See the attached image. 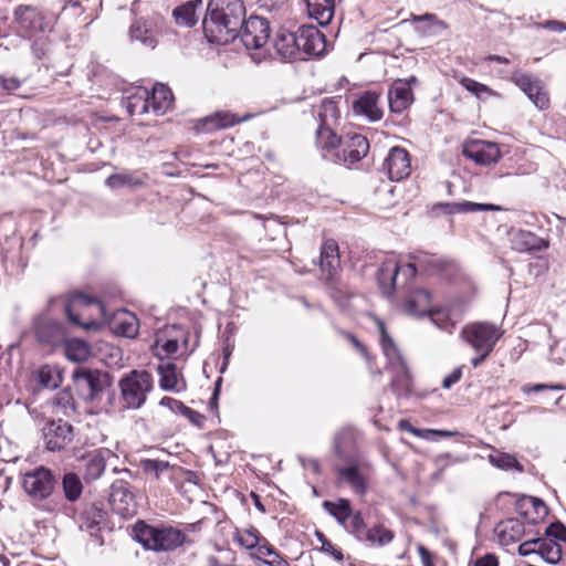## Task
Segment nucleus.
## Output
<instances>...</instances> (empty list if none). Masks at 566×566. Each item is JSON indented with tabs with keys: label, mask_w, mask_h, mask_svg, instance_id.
Instances as JSON below:
<instances>
[{
	"label": "nucleus",
	"mask_w": 566,
	"mask_h": 566,
	"mask_svg": "<svg viewBox=\"0 0 566 566\" xmlns=\"http://www.w3.org/2000/svg\"><path fill=\"white\" fill-rule=\"evenodd\" d=\"M244 18L242 0H209L202 21L206 39L216 44L233 41L239 35Z\"/></svg>",
	"instance_id": "1"
},
{
	"label": "nucleus",
	"mask_w": 566,
	"mask_h": 566,
	"mask_svg": "<svg viewBox=\"0 0 566 566\" xmlns=\"http://www.w3.org/2000/svg\"><path fill=\"white\" fill-rule=\"evenodd\" d=\"M322 507L359 541H366L371 545L385 546L395 538V533L381 523H376L367 528L361 511H355L348 499L326 500L322 503Z\"/></svg>",
	"instance_id": "2"
},
{
	"label": "nucleus",
	"mask_w": 566,
	"mask_h": 566,
	"mask_svg": "<svg viewBox=\"0 0 566 566\" xmlns=\"http://www.w3.org/2000/svg\"><path fill=\"white\" fill-rule=\"evenodd\" d=\"M134 538L146 549L154 552H172L181 547L187 536L185 532L168 524H148L137 520L133 525Z\"/></svg>",
	"instance_id": "3"
},
{
	"label": "nucleus",
	"mask_w": 566,
	"mask_h": 566,
	"mask_svg": "<svg viewBox=\"0 0 566 566\" xmlns=\"http://www.w3.org/2000/svg\"><path fill=\"white\" fill-rule=\"evenodd\" d=\"M69 321L85 331H98L106 321L105 305L96 297L78 293L65 305Z\"/></svg>",
	"instance_id": "4"
},
{
	"label": "nucleus",
	"mask_w": 566,
	"mask_h": 566,
	"mask_svg": "<svg viewBox=\"0 0 566 566\" xmlns=\"http://www.w3.org/2000/svg\"><path fill=\"white\" fill-rule=\"evenodd\" d=\"M502 334L500 328L488 322L471 323L462 328L461 338L478 354L471 359L473 367H478L489 357Z\"/></svg>",
	"instance_id": "5"
},
{
	"label": "nucleus",
	"mask_w": 566,
	"mask_h": 566,
	"mask_svg": "<svg viewBox=\"0 0 566 566\" xmlns=\"http://www.w3.org/2000/svg\"><path fill=\"white\" fill-rule=\"evenodd\" d=\"M120 401L127 409L140 408L154 388V379L147 370H130L118 382Z\"/></svg>",
	"instance_id": "6"
},
{
	"label": "nucleus",
	"mask_w": 566,
	"mask_h": 566,
	"mask_svg": "<svg viewBox=\"0 0 566 566\" xmlns=\"http://www.w3.org/2000/svg\"><path fill=\"white\" fill-rule=\"evenodd\" d=\"M190 333L181 325L166 326L164 329L156 334V339L151 346L154 356L158 357L161 361L165 358L175 356L179 348H182L181 354H190L198 345L197 339L192 347L189 346Z\"/></svg>",
	"instance_id": "7"
},
{
	"label": "nucleus",
	"mask_w": 566,
	"mask_h": 566,
	"mask_svg": "<svg viewBox=\"0 0 566 566\" xmlns=\"http://www.w3.org/2000/svg\"><path fill=\"white\" fill-rule=\"evenodd\" d=\"M56 480L52 471L44 467H39L28 471L22 478V488L24 492L35 501L46 500L54 492Z\"/></svg>",
	"instance_id": "8"
},
{
	"label": "nucleus",
	"mask_w": 566,
	"mask_h": 566,
	"mask_svg": "<svg viewBox=\"0 0 566 566\" xmlns=\"http://www.w3.org/2000/svg\"><path fill=\"white\" fill-rule=\"evenodd\" d=\"M108 503L112 512L123 520H129L137 515L138 504L126 481L117 480L112 484Z\"/></svg>",
	"instance_id": "9"
},
{
	"label": "nucleus",
	"mask_w": 566,
	"mask_h": 566,
	"mask_svg": "<svg viewBox=\"0 0 566 566\" xmlns=\"http://www.w3.org/2000/svg\"><path fill=\"white\" fill-rule=\"evenodd\" d=\"M335 472L339 483H346L358 496L366 495L373 472L370 464L353 462L336 468Z\"/></svg>",
	"instance_id": "10"
},
{
	"label": "nucleus",
	"mask_w": 566,
	"mask_h": 566,
	"mask_svg": "<svg viewBox=\"0 0 566 566\" xmlns=\"http://www.w3.org/2000/svg\"><path fill=\"white\" fill-rule=\"evenodd\" d=\"M164 24L165 20L158 13L136 18L129 28L130 39L155 48L158 43V35L163 32Z\"/></svg>",
	"instance_id": "11"
},
{
	"label": "nucleus",
	"mask_w": 566,
	"mask_h": 566,
	"mask_svg": "<svg viewBox=\"0 0 566 566\" xmlns=\"http://www.w3.org/2000/svg\"><path fill=\"white\" fill-rule=\"evenodd\" d=\"M271 28L266 19L259 15H250L243 19L239 35L248 50L263 48L270 39Z\"/></svg>",
	"instance_id": "12"
},
{
	"label": "nucleus",
	"mask_w": 566,
	"mask_h": 566,
	"mask_svg": "<svg viewBox=\"0 0 566 566\" xmlns=\"http://www.w3.org/2000/svg\"><path fill=\"white\" fill-rule=\"evenodd\" d=\"M339 147L338 161L352 168L368 155L370 145L366 136L358 133H347L342 136Z\"/></svg>",
	"instance_id": "13"
},
{
	"label": "nucleus",
	"mask_w": 566,
	"mask_h": 566,
	"mask_svg": "<svg viewBox=\"0 0 566 566\" xmlns=\"http://www.w3.org/2000/svg\"><path fill=\"white\" fill-rule=\"evenodd\" d=\"M14 14L19 30L27 38L51 30V22L48 17L34 7H19Z\"/></svg>",
	"instance_id": "14"
},
{
	"label": "nucleus",
	"mask_w": 566,
	"mask_h": 566,
	"mask_svg": "<svg viewBox=\"0 0 566 566\" xmlns=\"http://www.w3.org/2000/svg\"><path fill=\"white\" fill-rule=\"evenodd\" d=\"M382 169L391 181H400L411 174V155L400 146H394L389 149Z\"/></svg>",
	"instance_id": "15"
},
{
	"label": "nucleus",
	"mask_w": 566,
	"mask_h": 566,
	"mask_svg": "<svg viewBox=\"0 0 566 566\" xmlns=\"http://www.w3.org/2000/svg\"><path fill=\"white\" fill-rule=\"evenodd\" d=\"M462 154L478 165L488 166L495 164L501 158V150L496 143L471 139L462 146Z\"/></svg>",
	"instance_id": "16"
},
{
	"label": "nucleus",
	"mask_w": 566,
	"mask_h": 566,
	"mask_svg": "<svg viewBox=\"0 0 566 566\" xmlns=\"http://www.w3.org/2000/svg\"><path fill=\"white\" fill-rule=\"evenodd\" d=\"M72 378L77 394L85 401H95L103 390L101 375L97 370L77 367L74 369Z\"/></svg>",
	"instance_id": "17"
},
{
	"label": "nucleus",
	"mask_w": 566,
	"mask_h": 566,
	"mask_svg": "<svg viewBox=\"0 0 566 566\" xmlns=\"http://www.w3.org/2000/svg\"><path fill=\"white\" fill-rule=\"evenodd\" d=\"M511 81L527 95L536 107L539 109H547L549 107V95L538 78L527 73L514 72Z\"/></svg>",
	"instance_id": "18"
},
{
	"label": "nucleus",
	"mask_w": 566,
	"mask_h": 566,
	"mask_svg": "<svg viewBox=\"0 0 566 566\" xmlns=\"http://www.w3.org/2000/svg\"><path fill=\"white\" fill-rule=\"evenodd\" d=\"M43 436L48 450L61 451L72 442L73 427L61 419L51 420L43 428Z\"/></svg>",
	"instance_id": "19"
},
{
	"label": "nucleus",
	"mask_w": 566,
	"mask_h": 566,
	"mask_svg": "<svg viewBox=\"0 0 566 566\" xmlns=\"http://www.w3.org/2000/svg\"><path fill=\"white\" fill-rule=\"evenodd\" d=\"M340 265L339 247L336 240L326 239L319 253V270L322 282H333Z\"/></svg>",
	"instance_id": "20"
},
{
	"label": "nucleus",
	"mask_w": 566,
	"mask_h": 566,
	"mask_svg": "<svg viewBox=\"0 0 566 566\" xmlns=\"http://www.w3.org/2000/svg\"><path fill=\"white\" fill-rule=\"evenodd\" d=\"M300 60L304 55H321L326 49L325 35L314 25H301L298 29Z\"/></svg>",
	"instance_id": "21"
},
{
	"label": "nucleus",
	"mask_w": 566,
	"mask_h": 566,
	"mask_svg": "<svg viewBox=\"0 0 566 566\" xmlns=\"http://www.w3.org/2000/svg\"><path fill=\"white\" fill-rule=\"evenodd\" d=\"M515 511L528 524L533 525L545 522L549 512L543 500L528 495H523L516 500Z\"/></svg>",
	"instance_id": "22"
},
{
	"label": "nucleus",
	"mask_w": 566,
	"mask_h": 566,
	"mask_svg": "<svg viewBox=\"0 0 566 566\" xmlns=\"http://www.w3.org/2000/svg\"><path fill=\"white\" fill-rule=\"evenodd\" d=\"M275 52L284 60H300L298 31L280 27L273 39Z\"/></svg>",
	"instance_id": "23"
},
{
	"label": "nucleus",
	"mask_w": 566,
	"mask_h": 566,
	"mask_svg": "<svg viewBox=\"0 0 566 566\" xmlns=\"http://www.w3.org/2000/svg\"><path fill=\"white\" fill-rule=\"evenodd\" d=\"M499 544L509 547L518 544L526 534L525 525L515 517H509L500 521L494 528Z\"/></svg>",
	"instance_id": "24"
},
{
	"label": "nucleus",
	"mask_w": 566,
	"mask_h": 566,
	"mask_svg": "<svg viewBox=\"0 0 566 566\" xmlns=\"http://www.w3.org/2000/svg\"><path fill=\"white\" fill-rule=\"evenodd\" d=\"M353 112L365 116L369 122H378L384 116L380 105V93L374 91L363 92L353 103Z\"/></svg>",
	"instance_id": "25"
},
{
	"label": "nucleus",
	"mask_w": 566,
	"mask_h": 566,
	"mask_svg": "<svg viewBox=\"0 0 566 566\" xmlns=\"http://www.w3.org/2000/svg\"><path fill=\"white\" fill-rule=\"evenodd\" d=\"M401 308L408 315L427 316L433 308L432 295L426 289H415L403 298Z\"/></svg>",
	"instance_id": "26"
},
{
	"label": "nucleus",
	"mask_w": 566,
	"mask_h": 566,
	"mask_svg": "<svg viewBox=\"0 0 566 566\" xmlns=\"http://www.w3.org/2000/svg\"><path fill=\"white\" fill-rule=\"evenodd\" d=\"M106 517L107 512L101 502L87 503L78 515L80 526L93 535L101 531Z\"/></svg>",
	"instance_id": "27"
},
{
	"label": "nucleus",
	"mask_w": 566,
	"mask_h": 566,
	"mask_svg": "<svg viewBox=\"0 0 566 566\" xmlns=\"http://www.w3.org/2000/svg\"><path fill=\"white\" fill-rule=\"evenodd\" d=\"M108 323L116 335L127 338H135L138 335L139 319L134 313L127 310L116 311Z\"/></svg>",
	"instance_id": "28"
},
{
	"label": "nucleus",
	"mask_w": 566,
	"mask_h": 566,
	"mask_svg": "<svg viewBox=\"0 0 566 566\" xmlns=\"http://www.w3.org/2000/svg\"><path fill=\"white\" fill-rule=\"evenodd\" d=\"M413 102L411 87L402 80L396 81L388 91L389 109L392 113L401 114Z\"/></svg>",
	"instance_id": "29"
},
{
	"label": "nucleus",
	"mask_w": 566,
	"mask_h": 566,
	"mask_svg": "<svg viewBox=\"0 0 566 566\" xmlns=\"http://www.w3.org/2000/svg\"><path fill=\"white\" fill-rule=\"evenodd\" d=\"M312 113L317 125L337 126L340 119L339 99L325 97L313 105Z\"/></svg>",
	"instance_id": "30"
},
{
	"label": "nucleus",
	"mask_w": 566,
	"mask_h": 566,
	"mask_svg": "<svg viewBox=\"0 0 566 566\" xmlns=\"http://www.w3.org/2000/svg\"><path fill=\"white\" fill-rule=\"evenodd\" d=\"M157 371L160 376L159 386L161 389L177 392L186 389V381L176 364L171 361H160Z\"/></svg>",
	"instance_id": "31"
},
{
	"label": "nucleus",
	"mask_w": 566,
	"mask_h": 566,
	"mask_svg": "<svg viewBox=\"0 0 566 566\" xmlns=\"http://www.w3.org/2000/svg\"><path fill=\"white\" fill-rule=\"evenodd\" d=\"M399 276V262L395 259L385 260L377 272V283L387 297L394 295Z\"/></svg>",
	"instance_id": "32"
},
{
	"label": "nucleus",
	"mask_w": 566,
	"mask_h": 566,
	"mask_svg": "<svg viewBox=\"0 0 566 566\" xmlns=\"http://www.w3.org/2000/svg\"><path fill=\"white\" fill-rule=\"evenodd\" d=\"M34 333L38 338L46 344H54L61 340L64 336L63 326L45 315H40L35 318Z\"/></svg>",
	"instance_id": "33"
},
{
	"label": "nucleus",
	"mask_w": 566,
	"mask_h": 566,
	"mask_svg": "<svg viewBox=\"0 0 566 566\" xmlns=\"http://www.w3.org/2000/svg\"><path fill=\"white\" fill-rule=\"evenodd\" d=\"M512 248L517 252H535L548 249L549 241L527 230H517L512 237Z\"/></svg>",
	"instance_id": "34"
},
{
	"label": "nucleus",
	"mask_w": 566,
	"mask_h": 566,
	"mask_svg": "<svg viewBox=\"0 0 566 566\" xmlns=\"http://www.w3.org/2000/svg\"><path fill=\"white\" fill-rule=\"evenodd\" d=\"M148 179V175L140 170L135 171H122L117 174H112L105 180L106 186L112 189H119L124 187L128 188H138L146 185Z\"/></svg>",
	"instance_id": "35"
},
{
	"label": "nucleus",
	"mask_w": 566,
	"mask_h": 566,
	"mask_svg": "<svg viewBox=\"0 0 566 566\" xmlns=\"http://www.w3.org/2000/svg\"><path fill=\"white\" fill-rule=\"evenodd\" d=\"M174 102V95L171 90L161 83L154 85L149 92V112L154 115H164Z\"/></svg>",
	"instance_id": "36"
},
{
	"label": "nucleus",
	"mask_w": 566,
	"mask_h": 566,
	"mask_svg": "<svg viewBox=\"0 0 566 566\" xmlns=\"http://www.w3.org/2000/svg\"><path fill=\"white\" fill-rule=\"evenodd\" d=\"M334 127L326 125H317L316 127L314 142L323 157H326L332 150L339 148L342 144V136L335 133Z\"/></svg>",
	"instance_id": "37"
},
{
	"label": "nucleus",
	"mask_w": 566,
	"mask_h": 566,
	"mask_svg": "<svg viewBox=\"0 0 566 566\" xmlns=\"http://www.w3.org/2000/svg\"><path fill=\"white\" fill-rule=\"evenodd\" d=\"M250 557L268 566H291L285 556L268 538L261 541V545L254 553H250Z\"/></svg>",
	"instance_id": "38"
},
{
	"label": "nucleus",
	"mask_w": 566,
	"mask_h": 566,
	"mask_svg": "<svg viewBox=\"0 0 566 566\" xmlns=\"http://www.w3.org/2000/svg\"><path fill=\"white\" fill-rule=\"evenodd\" d=\"M260 531L255 526L249 527H237L232 539L237 543L241 548L249 551V553H254L259 546L261 545V541L265 539Z\"/></svg>",
	"instance_id": "39"
},
{
	"label": "nucleus",
	"mask_w": 566,
	"mask_h": 566,
	"mask_svg": "<svg viewBox=\"0 0 566 566\" xmlns=\"http://www.w3.org/2000/svg\"><path fill=\"white\" fill-rule=\"evenodd\" d=\"M124 106L130 116H140L149 113V91L146 87H136L124 101Z\"/></svg>",
	"instance_id": "40"
},
{
	"label": "nucleus",
	"mask_w": 566,
	"mask_h": 566,
	"mask_svg": "<svg viewBox=\"0 0 566 566\" xmlns=\"http://www.w3.org/2000/svg\"><path fill=\"white\" fill-rule=\"evenodd\" d=\"M84 480L92 482L101 478L106 468V460L102 450H94L82 458Z\"/></svg>",
	"instance_id": "41"
},
{
	"label": "nucleus",
	"mask_w": 566,
	"mask_h": 566,
	"mask_svg": "<svg viewBox=\"0 0 566 566\" xmlns=\"http://www.w3.org/2000/svg\"><path fill=\"white\" fill-rule=\"evenodd\" d=\"M306 6L310 17L319 24L326 25L333 19L335 0H306Z\"/></svg>",
	"instance_id": "42"
},
{
	"label": "nucleus",
	"mask_w": 566,
	"mask_h": 566,
	"mask_svg": "<svg viewBox=\"0 0 566 566\" xmlns=\"http://www.w3.org/2000/svg\"><path fill=\"white\" fill-rule=\"evenodd\" d=\"M201 7L202 0H190L175 8L172 11V15L176 19L177 23L185 24L187 27H192L198 21L197 9Z\"/></svg>",
	"instance_id": "43"
},
{
	"label": "nucleus",
	"mask_w": 566,
	"mask_h": 566,
	"mask_svg": "<svg viewBox=\"0 0 566 566\" xmlns=\"http://www.w3.org/2000/svg\"><path fill=\"white\" fill-rule=\"evenodd\" d=\"M537 554L547 563L557 564L563 558L562 544L553 538H537Z\"/></svg>",
	"instance_id": "44"
},
{
	"label": "nucleus",
	"mask_w": 566,
	"mask_h": 566,
	"mask_svg": "<svg viewBox=\"0 0 566 566\" xmlns=\"http://www.w3.org/2000/svg\"><path fill=\"white\" fill-rule=\"evenodd\" d=\"M64 353L67 359L82 363L91 356V346L81 339H70L64 345Z\"/></svg>",
	"instance_id": "45"
},
{
	"label": "nucleus",
	"mask_w": 566,
	"mask_h": 566,
	"mask_svg": "<svg viewBox=\"0 0 566 566\" xmlns=\"http://www.w3.org/2000/svg\"><path fill=\"white\" fill-rule=\"evenodd\" d=\"M62 488L65 499L72 503L76 502L83 493V483L74 472H67L63 475Z\"/></svg>",
	"instance_id": "46"
},
{
	"label": "nucleus",
	"mask_w": 566,
	"mask_h": 566,
	"mask_svg": "<svg viewBox=\"0 0 566 566\" xmlns=\"http://www.w3.org/2000/svg\"><path fill=\"white\" fill-rule=\"evenodd\" d=\"M412 377L406 365H401L392 379L391 388L399 397H406L411 392Z\"/></svg>",
	"instance_id": "47"
},
{
	"label": "nucleus",
	"mask_w": 566,
	"mask_h": 566,
	"mask_svg": "<svg viewBox=\"0 0 566 566\" xmlns=\"http://www.w3.org/2000/svg\"><path fill=\"white\" fill-rule=\"evenodd\" d=\"M431 322L440 329L446 331L448 333H452L455 328V322H453L450 317V313L447 308L442 306H433V308L428 313Z\"/></svg>",
	"instance_id": "48"
},
{
	"label": "nucleus",
	"mask_w": 566,
	"mask_h": 566,
	"mask_svg": "<svg viewBox=\"0 0 566 566\" xmlns=\"http://www.w3.org/2000/svg\"><path fill=\"white\" fill-rule=\"evenodd\" d=\"M142 468L146 474H150L155 480L159 481L161 475L168 472H172L176 469H180L176 465H170L166 461H160L156 459H145L142 461Z\"/></svg>",
	"instance_id": "49"
},
{
	"label": "nucleus",
	"mask_w": 566,
	"mask_h": 566,
	"mask_svg": "<svg viewBox=\"0 0 566 566\" xmlns=\"http://www.w3.org/2000/svg\"><path fill=\"white\" fill-rule=\"evenodd\" d=\"M398 429L401 431L409 432L415 437L423 438V439H432L434 437H450L452 436L449 431L443 430H434V429H418L413 427L408 420L401 419L398 422Z\"/></svg>",
	"instance_id": "50"
},
{
	"label": "nucleus",
	"mask_w": 566,
	"mask_h": 566,
	"mask_svg": "<svg viewBox=\"0 0 566 566\" xmlns=\"http://www.w3.org/2000/svg\"><path fill=\"white\" fill-rule=\"evenodd\" d=\"M211 115L216 125H218L219 130L233 127L250 117L249 115L241 117L238 114H234L229 111H219Z\"/></svg>",
	"instance_id": "51"
},
{
	"label": "nucleus",
	"mask_w": 566,
	"mask_h": 566,
	"mask_svg": "<svg viewBox=\"0 0 566 566\" xmlns=\"http://www.w3.org/2000/svg\"><path fill=\"white\" fill-rule=\"evenodd\" d=\"M489 459L493 465H495L500 469H504V470L516 469L520 472L523 471V467L520 464L517 459L512 454L497 452L495 454H491L489 457Z\"/></svg>",
	"instance_id": "52"
},
{
	"label": "nucleus",
	"mask_w": 566,
	"mask_h": 566,
	"mask_svg": "<svg viewBox=\"0 0 566 566\" xmlns=\"http://www.w3.org/2000/svg\"><path fill=\"white\" fill-rule=\"evenodd\" d=\"M375 323H376V326L380 334L379 343H380L384 354L386 356H390V355L395 354L397 352V347L395 345L394 339L391 338V336L389 335V333L387 331L386 324L384 323L382 319H380L378 317L375 318Z\"/></svg>",
	"instance_id": "53"
},
{
	"label": "nucleus",
	"mask_w": 566,
	"mask_h": 566,
	"mask_svg": "<svg viewBox=\"0 0 566 566\" xmlns=\"http://www.w3.org/2000/svg\"><path fill=\"white\" fill-rule=\"evenodd\" d=\"M338 333L342 337H344L352 344V346L368 364L375 361V356L370 353L369 348L364 343H361L353 333L345 329H338Z\"/></svg>",
	"instance_id": "54"
},
{
	"label": "nucleus",
	"mask_w": 566,
	"mask_h": 566,
	"mask_svg": "<svg viewBox=\"0 0 566 566\" xmlns=\"http://www.w3.org/2000/svg\"><path fill=\"white\" fill-rule=\"evenodd\" d=\"M323 283L328 289L331 297L337 303L348 301L354 295L348 290L347 286L339 284L338 275L335 276L333 282H323Z\"/></svg>",
	"instance_id": "55"
},
{
	"label": "nucleus",
	"mask_w": 566,
	"mask_h": 566,
	"mask_svg": "<svg viewBox=\"0 0 566 566\" xmlns=\"http://www.w3.org/2000/svg\"><path fill=\"white\" fill-rule=\"evenodd\" d=\"M459 83L470 93L475 95L478 98H480L483 94L491 95L493 92L492 90L486 86L485 84H482L471 77L462 76L459 80Z\"/></svg>",
	"instance_id": "56"
},
{
	"label": "nucleus",
	"mask_w": 566,
	"mask_h": 566,
	"mask_svg": "<svg viewBox=\"0 0 566 566\" xmlns=\"http://www.w3.org/2000/svg\"><path fill=\"white\" fill-rule=\"evenodd\" d=\"M53 405L61 408L65 415L67 410H75V402L70 389L60 390L53 399Z\"/></svg>",
	"instance_id": "57"
},
{
	"label": "nucleus",
	"mask_w": 566,
	"mask_h": 566,
	"mask_svg": "<svg viewBox=\"0 0 566 566\" xmlns=\"http://www.w3.org/2000/svg\"><path fill=\"white\" fill-rule=\"evenodd\" d=\"M316 535L321 543L322 552L329 554L337 562L344 560V554L339 547L335 546L322 532H317Z\"/></svg>",
	"instance_id": "58"
},
{
	"label": "nucleus",
	"mask_w": 566,
	"mask_h": 566,
	"mask_svg": "<svg viewBox=\"0 0 566 566\" xmlns=\"http://www.w3.org/2000/svg\"><path fill=\"white\" fill-rule=\"evenodd\" d=\"M545 536L559 544L566 543V526L560 522L552 523L545 528Z\"/></svg>",
	"instance_id": "59"
},
{
	"label": "nucleus",
	"mask_w": 566,
	"mask_h": 566,
	"mask_svg": "<svg viewBox=\"0 0 566 566\" xmlns=\"http://www.w3.org/2000/svg\"><path fill=\"white\" fill-rule=\"evenodd\" d=\"M193 129L198 134H211L219 130V127L216 125L210 114L203 118L197 119L193 124Z\"/></svg>",
	"instance_id": "60"
},
{
	"label": "nucleus",
	"mask_w": 566,
	"mask_h": 566,
	"mask_svg": "<svg viewBox=\"0 0 566 566\" xmlns=\"http://www.w3.org/2000/svg\"><path fill=\"white\" fill-rule=\"evenodd\" d=\"M412 22H420V21H429L432 27L438 28L440 30H447L449 28V24L443 21L439 20L438 17L433 13H424L422 15H411Z\"/></svg>",
	"instance_id": "61"
},
{
	"label": "nucleus",
	"mask_w": 566,
	"mask_h": 566,
	"mask_svg": "<svg viewBox=\"0 0 566 566\" xmlns=\"http://www.w3.org/2000/svg\"><path fill=\"white\" fill-rule=\"evenodd\" d=\"M185 418H187L189 420L190 423H192L193 426L198 427V428H202L203 427V423H205V420H206V417L189 408L188 406L184 409L182 413H181Z\"/></svg>",
	"instance_id": "62"
},
{
	"label": "nucleus",
	"mask_w": 566,
	"mask_h": 566,
	"mask_svg": "<svg viewBox=\"0 0 566 566\" xmlns=\"http://www.w3.org/2000/svg\"><path fill=\"white\" fill-rule=\"evenodd\" d=\"M499 557L493 553H486L483 556L476 557L471 566H499Z\"/></svg>",
	"instance_id": "63"
},
{
	"label": "nucleus",
	"mask_w": 566,
	"mask_h": 566,
	"mask_svg": "<svg viewBox=\"0 0 566 566\" xmlns=\"http://www.w3.org/2000/svg\"><path fill=\"white\" fill-rule=\"evenodd\" d=\"M417 551L420 556L422 566H434L436 555L432 554L424 545L419 544L417 546Z\"/></svg>",
	"instance_id": "64"
}]
</instances>
